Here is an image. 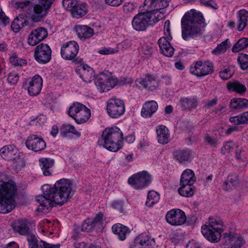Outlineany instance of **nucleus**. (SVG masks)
I'll return each instance as SVG.
<instances>
[{
	"mask_svg": "<svg viewBox=\"0 0 248 248\" xmlns=\"http://www.w3.org/2000/svg\"><path fill=\"white\" fill-rule=\"evenodd\" d=\"M73 188L72 182L69 179H62L57 181L54 187L45 185L42 189L43 195L36 197L37 202L40 204L38 211L44 212L45 208L48 209L56 205H62L71 198Z\"/></svg>",
	"mask_w": 248,
	"mask_h": 248,
	"instance_id": "obj_1",
	"label": "nucleus"
},
{
	"mask_svg": "<svg viewBox=\"0 0 248 248\" xmlns=\"http://www.w3.org/2000/svg\"><path fill=\"white\" fill-rule=\"evenodd\" d=\"M204 18L201 13L195 9L186 12L181 19L182 37L187 41L190 38L201 37L202 33L201 25Z\"/></svg>",
	"mask_w": 248,
	"mask_h": 248,
	"instance_id": "obj_2",
	"label": "nucleus"
},
{
	"mask_svg": "<svg viewBox=\"0 0 248 248\" xmlns=\"http://www.w3.org/2000/svg\"><path fill=\"white\" fill-rule=\"evenodd\" d=\"M123 140L122 131L118 127L114 126L105 129L99 141L107 150L116 152L123 147Z\"/></svg>",
	"mask_w": 248,
	"mask_h": 248,
	"instance_id": "obj_3",
	"label": "nucleus"
},
{
	"mask_svg": "<svg viewBox=\"0 0 248 248\" xmlns=\"http://www.w3.org/2000/svg\"><path fill=\"white\" fill-rule=\"evenodd\" d=\"M16 191V185L12 182L0 185V213H9L15 207L14 196Z\"/></svg>",
	"mask_w": 248,
	"mask_h": 248,
	"instance_id": "obj_4",
	"label": "nucleus"
},
{
	"mask_svg": "<svg viewBox=\"0 0 248 248\" xmlns=\"http://www.w3.org/2000/svg\"><path fill=\"white\" fill-rule=\"evenodd\" d=\"M223 222L219 218L210 217L209 224L202 227V233L209 241L217 242L221 237V233L223 231Z\"/></svg>",
	"mask_w": 248,
	"mask_h": 248,
	"instance_id": "obj_5",
	"label": "nucleus"
},
{
	"mask_svg": "<svg viewBox=\"0 0 248 248\" xmlns=\"http://www.w3.org/2000/svg\"><path fill=\"white\" fill-rule=\"evenodd\" d=\"M69 116L74 119L78 124L86 122L90 118L91 111L86 106L81 103H73L68 110Z\"/></svg>",
	"mask_w": 248,
	"mask_h": 248,
	"instance_id": "obj_6",
	"label": "nucleus"
},
{
	"mask_svg": "<svg viewBox=\"0 0 248 248\" xmlns=\"http://www.w3.org/2000/svg\"><path fill=\"white\" fill-rule=\"evenodd\" d=\"M159 20L158 17L146 11L145 12L139 13L134 16L132 26L135 30L143 31L146 30L149 25H153Z\"/></svg>",
	"mask_w": 248,
	"mask_h": 248,
	"instance_id": "obj_7",
	"label": "nucleus"
},
{
	"mask_svg": "<svg viewBox=\"0 0 248 248\" xmlns=\"http://www.w3.org/2000/svg\"><path fill=\"white\" fill-rule=\"evenodd\" d=\"M152 175L146 170L139 172L130 176L128 183L135 189H141L148 186L152 183Z\"/></svg>",
	"mask_w": 248,
	"mask_h": 248,
	"instance_id": "obj_8",
	"label": "nucleus"
},
{
	"mask_svg": "<svg viewBox=\"0 0 248 248\" xmlns=\"http://www.w3.org/2000/svg\"><path fill=\"white\" fill-rule=\"evenodd\" d=\"M23 88L28 90L30 95L34 96L39 94L43 86V79L39 75L32 78H26L22 85Z\"/></svg>",
	"mask_w": 248,
	"mask_h": 248,
	"instance_id": "obj_9",
	"label": "nucleus"
},
{
	"mask_svg": "<svg viewBox=\"0 0 248 248\" xmlns=\"http://www.w3.org/2000/svg\"><path fill=\"white\" fill-rule=\"evenodd\" d=\"M107 111L112 118H117L123 115L125 112V105L124 101L120 99L112 98L107 102Z\"/></svg>",
	"mask_w": 248,
	"mask_h": 248,
	"instance_id": "obj_10",
	"label": "nucleus"
},
{
	"mask_svg": "<svg viewBox=\"0 0 248 248\" xmlns=\"http://www.w3.org/2000/svg\"><path fill=\"white\" fill-rule=\"evenodd\" d=\"M50 8L46 7L45 4H42L40 3L31 5L26 10V13L31 21L38 22L46 16Z\"/></svg>",
	"mask_w": 248,
	"mask_h": 248,
	"instance_id": "obj_11",
	"label": "nucleus"
},
{
	"mask_svg": "<svg viewBox=\"0 0 248 248\" xmlns=\"http://www.w3.org/2000/svg\"><path fill=\"white\" fill-rule=\"evenodd\" d=\"M213 71V65L209 62H196L190 68V73L199 77L211 74Z\"/></svg>",
	"mask_w": 248,
	"mask_h": 248,
	"instance_id": "obj_12",
	"label": "nucleus"
},
{
	"mask_svg": "<svg viewBox=\"0 0 248 248\" xmlns=\"http://www.w3.org/2000/svg\"><path fill=\"white\" fill-rule=\"evenodd\" d=\"M51 49L47 44L42 43L35 47L34 56L39 63H47L51 59Z\"/></svg>",
	"mask_w": 248,
	"mask_h": 248,
	"instance_id": "obj_13",
	"label": "nucleus"
},
{
	"mask_svg": "<svg viewBox=\"0 0 248 248\" xmlns=\"http://www.w3.org/2000/svg\"><path fill=\"white\" fill-rule=\"evenodd\" d=\"M222 240L224 245L228 248H241L245 243L241 234L234 232L224 233Z\"/></svg>",
	"mask_w": 248,
	"mask_h": 248,
	"instance_id": "obj_14",
	"label": "nucleus"
},
{
	"mask_svg": "<svg viewBox=\"0 0 248 248\" xmlns=\"http://www.w3.org/2000/svg\"><path fill=\"white\" fill-rule=\"evenodd\" d=\"M78 50L79 46L76 42L71 41L66 42L61 47V57L65 60H72L77 56Z\"/></svg>",
	"mask_w": 248,
	"mask_h": 248,
	"instance_id": "obj_15",
	"label": "nucleus"
},
{
	"mask_svg": "<svg viewBox=\"0 0 248 248\" xmlns=\"http://www.w3.org/2000/svg\"><path fill=\"white\" fill-rule=\"evenodd\" d=\"M186 217L185 212L179 209H173L168 211L166 215V220L169 224L174 226L183 224Z\"/></svg>",
	"mask_w": 248,
	"mask_h": 248,
	"instance_id": "obj_16",
	"label": "nucleus"
},
{
	"mask_svg": "<svg viewBox=\"0 0 248 248\" xmlns=\"http://www.w3.org/2000/svg\"><path fill=\"white\" fill-rule=\"evenodd\" d=\"M170 0H145L144 8L145 11L155 16L159 10L164 9L169 6Z\"/></svg>",
	"mask_w": 248,
	"mask_h": 248,
	"instance_id": "obj_17",
	"label": "nucleus"
},
{
	"mask_svg": "<svg viewBox=\"0 0 248 248\" xmlns=\"http://www.w3.org/2000/svg\"><path fill=\"white\" fill-rule=\"evenodd\" d=\"M26 145L28 149L34 152L43 150L46 147V142L44 140L36 135H31L28 138Z\"/></svg>",
	"mask_w": 248,
	"mask_h": 248,
	"instance_id": "obj_18",
	"label": "nucleus"
},
{
	"mask_svg": "<svg viewBox=\"0 0 248 248\" xmlns=\"http://www.w3.org/2000/svg\"><path fill=\"white\" fill-rule=\"evenodd\" d=\"M47 30L43 27L34 30L30 34L28 38L29 45L34 46L45 39L47 36Z\"/></svg>",
	"mask_w": 248,
	"mask_h": 248,
	"instance_id": "obj_19",
	"label": "nucleus"
},
{
	"mask_svg": "<svg viewBox=\"0 0 248 248\" xmlns=\"http://www.w3.org/2000/svg\"><path fill=\"white\" fill-rule=\"evenodd\" d=\"M137 82L143 88H148L150 90L156 89L158 84L156 76L151 74H146L144 78H138Z\"/></svg>",
	"mask_w": 248,
	"mask_h": 248,
	"instance_id": "obj_20",
	"label": "nucleus"
},
{
	"mask_svg": "<svg viewBox=\"0 0 248 248\" xmlns=\"http://www.w3.org/2000/svg\"><path fill=\"white\" fill-rule=\"evenodd\" d=\"M76 72L85 82H91L94 77L93 69L87 64L79 65L76 69Z\"/></svg>",
	"mask_w": 248,
	"mask_h": 248,
	"instance_id": "obj_21",
	"label": "nucleus"
},
{
	"mask_svg": "<svg viewBox=\"0 0 248 248\" xmlns=\"http://www.w3.org/2000/svg\"><path fill=\"white\" fill-rule=\"evenodd\" d=\"M152 240L146 234L137 236L130 246V248H151Z\"/></svg>",
	"mask_w": 248,
	"mask_h": 248,
	"instance_id": "obj_22",
	"label": "nucleus"
},
{
	"mask_svg": "<svg viewBox=\"0 0 248 248\" xmlns=\"http://www.w3.org/2000/svg\"><path fill=\"white\" fill-rule=\"evenodd\" d=\"M240 184V179L236 173H231L227 177L221 185L222 188L225 191H231L238 186Z\"/></svg>",
	"mask_w": 248,
	"mask_h": 248,
	"instance_id": "obj_23",
	"label": "nucleus"
},
{
	"mask_svg": "<svg viewBox=\"0 0 248 248\" xmlns=\"http://www.w3.org/2000/svg\"><path fill=\"white\" fill-rule=\"evenodd\" d=\"M75 29L78 37L83 41L91 38L94 34L93 30L88 26L77 25L75 26Z\"/></svg>",
	"mask_w": 248,
	"mask_h": 248,
	"instance_id": "obj_24",
	"label": "nucleus"
},
{
	"mask_svg": "<svg viewBox=\"0 0 248 248\" xmlns=\"http://www.w3.org/2000/svg\"><path fill=\"white\" fill-rule=\"evenodd\" d=\"M161 53L168 57L172 56L174 48L171 45L168 40L165 37H161L157 42Z\"/></svg>",
	"mask_w": 248,
	"mask_h": 248,
	"instance_id": "obj_25",
	"label": "nucleus"
},
{
	"mask_svg": "<svg viewBox=\"0 0 248 248\" xmlns=\"http://www.w3.org/2000/svg\"><path fill=\"white\" fill-rule=\"evenodd\" d=\"M158 108L157 102L154 100L145 102L141 110V115L144 118L151 117Z\"/></svg>",
	"mask_w": 248,
	"mask_h": 248,
	"instance_id": "obj_26",
	"label": "nucleus"
},
{
	"mask_svg": "<svg viewBox=\"0 0 248 248\" xmlns=\"http://www.w3.org/2000/svg\"><path fill=\"white\" fill-rule=\"evenodd\" d=\"M157 141L159 143L165 144L168 143L170 139L169 129L163 125H159L156 127Z\"/></svg>",
	"mask_w": 248,
	"mask_h": 248,
	"instance_id": "obj_27",
	"label": "nucleus"
},
{
	"mask_svg": "<svg viewBox=\"0 0 248 248\" xmlns=\"http://www.w3.org/2000/svg\"><path fill=\"white\" fill-rule=\"evenodd\" d=\"M13 229L16 232L23 235L26 236L31 233L28 226V222L25 219L19 220L15 223L13 226Z\"/></svg>",
	"mask_w": 248,
	"mask_h": 248,
	"instance_id": "obj_28",
	"label": "nucleus"
},
{
	"mask_svg": "<svg viewBox=\"0 0 248 248\" xmlns=\"http://www.w3.org/2000/svg\"><path fill=\"white\" fill-rule=\"evenodd\" d=\"M112 231L121 240H124L126 238V234L130 232L127 226L120 223L113 225L112 227Z\"/></svg>",
	"mask_w": 248,
	"mask_h": 248,
	"instance_id": "obj_29",
	"label": "nucleus"
},
{
	"mask_svg": "<svg viewBox=\"0 0 248 248\" xmlns=\"http://www.w3.org/2000/svg\"><path fill=\"white\" fill-rule=\"evenodd\" d=\"M88 12L87 4L86 3H76L71 13L73 17L79 18L85 16Z\"/></svg>",
	"mask_w": 248,
	"mask_h": 248,
	"instance_id": "obj_30",
	"label": "nucleus"
},
{
	"mask_svg": "<svg viewBox=\"0 0 248 248\" xmlns=\"http://www.w3.org/2000/svg\"><path fill=\"white\" fill-rule=\"evenodd\" d=\"M17 149L12 145H6L0 150V154L1 157L5 160L10 161L17 153Z\"/></svg>",
	"mask_w": 248,
	"mask_h": 248,
	"instance_id": "obj_31",
	"label": "nucleus"
},
{
	"mask_svg": "<svg viewBox=\"0 0 248 248\" xmlns=\"http://www.w3.org/2000/svg\"><path fill=\"white\" fill-rule=\"evenodd\" d=\"M196 178L194 172L189 169H186L182 174L180 185L194 184Z\"/></svg>",
	"mask_w": 248,
	"mask_h": 248,
	"instance_id": "obj_32",
	"label": "nucleus"
},
{
	"mask_svg": "<svg viewBox=\"0 0 248 248\" xmlns=\"http://www.w3.org/2000/svg\"><path fill=\"white\" fill-rule=\"evenodd\" d=\"M39 162L43 174L45 176L50 175L51 174L50 169L54 164V160L50 158H42L39 159Z\"/></svg>",
	"mask_w": 248,
	"mask_h": 248,
	"instance_id": "obj_33",
	"label": "nucleus"
},
{
	"mask_svg": "<svg viewBox=\"0 0 248 248\" xmlns=\"http://www.w3.org/2000/svg\"><path fill=\"white\" fill-rule=\"evenodd\" d=\"M248 21V12L245 10H241L238 12L237 30L242 31L247 26Z\"/></svg>",
	"mask_w": 248,
	"mask_h": 248,
	"instance_id": "obj_34",
	"label": "nucleus"
},
{
	"mask_svg": "<svg viewBox=\"0 0 248 248\" xmlns=\"http://www.w3.org/2000/svg\"><path fill=\"white\" fill-rule=\"evenodd\" d=\"M174 157L180 163L188 161L190 157V152L187 149H177L173 153Z\"/></svg>",
	"mask_w": 248,
	"mask_h": 248,
	"instance_id": "obj_35",
	"label": "nucleus"
},
{
	"mask_svg": "<svg viewBox=\"0 0 248 248\" xmlns=\"http://www.w3.org/2000/svg\"><path fill=\"white\" fill-rule=\"evenodd\" d=\"M180 104L183 109L195 108L198 105L196 97L185 98L180 100Z\"/></svg>",
	"mask_w": 248,
	"mask_h": 248,
	"instance_id": "obj_36",
	"label": "nucleus"
},
{
	"mask_svg": "<svg viewBox=\"0 0 248 248\" xmlns=\"http://www.w3.org/2000/svg\"><path fill=\"white\" fill-rule=\"evenodd\" d=\"M227 87L230 91L236 92L240 94L244 93L247 91V88L245 85L236 80L227 83Z\"/></svg>",
	"mask_w": 248,
	"mask_h": 248,
	"instance_id": "obj_37",
	"label": "nucleus"
},
{
	"mask_svg": "<svg viewBox=\"0 0 248 248\" xmlns=\"http://www.w3.org/2000/svg\"><path fill=\"white\" fill-rule=\"evenodd\" d=\"M229 121L235 125H240L248 123V111L243 112L237 116L231 117Z\"/></svg>",
	"mask_w": 248,
	"mask_h": 248,
	"instance_id": "obj_38",
	"label": "nucleus"
},
{
	"mask_svg": "<svg viewBox=\"0 0 248 248\" xmlns=\"http://www.w3.org/2000/svg\"><path fill=\"white\" fill-rule=\"evenodd\" d=\"M178 189L179 193L183 196L189 197L193 195L195 192V187L193 184L180 185Z\"/></svg>",
	"mask_w": 248,
	"mask_h": 248,
	"instance_id": "obj_39",
	"label": "nucleus"
},
{
	"mask_svg": "<svg viewBox=\"0 0 248 248\" xmlns=\"http://www.w3.org/2000/svg\"><path fill=\"white\" fill-rule=\"evenodd\" d=\"M159 199L160 195L158 193L154 190H150L148 192L145 205L147 207H151L157 203Z\"/></svg>",
	"mask_w": 248,
	"mask_h": 248,
	"instance_id": "obj_40",
	"label": "nucleus"
},
{
	"mask_svg": "<svg viewBox=\"0 0 248 248\" xmlns=\"http://www.w3.org/2000/svg\"><path fill=\"white\" fill-rule=\"evenodd\" d=\"M61 133L64 137H66L68 133H72L78 137L80 136V133L76 129L75 126L68 124H63L62 125Z\"/></svg>",
	"mask_w": 248,
	"mask_h": 248,
	"instance_id": "obj_41",
	"label": "nucleus"
},
{
	"mask_svg": "<svg viewBox=\"0 0 248 248\" xmlns=\"http://www.w3.org/2000/svg\"><path fill=\"white\" fill-rule=\"evenodd\" d=\"M248 47V38L242 37L233 46L232 49L233 52L237 53Z\"/></svg>",
	"mask_w": 248,
	"mask_h": 248,
	"instance_id": "obj_42",
	"label": "nucleus"
},
{
	"mask_svg": "<svg viewBox=\"0 0 248 248\" xmlns=\"http://www.w3.org/2000/svg\"><path fill=\"white\" fill-rule=\"evenodd\" d=\"M105 81L106 75L104 74H101L98 76L95 79L94 84L100 93L108 92L107 90L104 89V88H106Z\"/></svg>",
	"mask_w": 248,
	"mask_h": 248,
	"instance_id": "obj_43",
	"label": "nucleus"
},
{
	"mask_svg": "<svg viewBox=\"0 0 248 248\" xmlns=\"http://www.w3.org/2000/svg\"><path fill=\"white\" fill-rule=\"evenodd\" d=\"M235 72L234 67L230 65L225 67L223 70L219 72L220 77L224 80H226L231 78Z\"/></svg>",
	"mask_w": 248,
	"mask_h": 248,
	"instance_id": "obj_44",
	"label": "nucleus"
},
{
	"mask_svg": "<svg viewBox=\"0 0 248 248\" xmlns=\"http://www.w3.org/2000/svg\"><path fill=\"white\" fill-rule=\"evenodd\" d=\"M231 44L228 42V39H226L224 42L218 45L212 51V53L214 55H219L224 53L227 49L230 47Z\"/></svg>",
	"mask_w": 248,
	"mask_h": 248,
	"instance_id": "obj_45",
	"label": "nucleus"
},
{
	"mask_svg": "<svg viewBox=\"0 0 248 248\" xmlns=\"http://www.w3.org/2000/svg\"><path fill=\"white\" fill-rule=\"evenodd\" d=\"M22 156L23 155L17 150V153L15 154L10 161L16 165L17 167H24L25 166V161Z\"/></svg>",
	"mask_w": 248,
	"mask_h": 248,
	"instance_id": "obj_46",
	"label": "nucleus"
},
{
	"mask_svg": "<svg viewBox=\"0 0 248 248\" xmlns=\"http://www.w3.org/2000/svg\"><path fill=\"white\" fill-rule=\"evenodd\" d=\"M10 62L12 65L16 66H23L27 64L26 60L18 58L16 54L10 57Z\"/></svg>",
	"mask_w": 248,
	"mask_h": 248,
	"instance_id": "obj_47",
	"label": "nucleus"
},
{
	"mask_svg": "<svg viewBox=\"0 0 248 248\" xmlns=\"http://www.w3.org/2000/svg\"><path fill=\"white\" fill-rule=\"evenodd\" d=\"M104 215L101 213H98L93 219H91L93 226L96 230L100 229L102 227L103 223Z\"/></svg>",
	"mask_w": 248,
	"mask_h": 248,
	"instance_id": "obj_48",
	"label": "nucleus"
},
{
	"mask_svg": "<svg viewBox=\"0 0 248 248\" xmlns=\"http://www.w3.org/2000/svg\"><path fill=\"white\" fill-rule=\"evenodd\" d=\"M235 154L236 158L239 161L246 162L247 161L248 155L247 152L243 148H238L235 151Z\"/></svg>",
	"mask_w": 248,
	"mask_h": 248,
	"instance_id": "obj_49",
	"label": "nucleus"
},
{
	"mask_svg": "<svg viewBox=\"0 0 248 248\" xmlns=\"http://www.w3.org/2000/svg\"><path fill=\"white\" fill-rule=\"evenodd\" d=\"M26 236L30 248H40L37 238L34 234L31 232Z\"/></svg>",
	"mask_w": 248,
	"mask_h": 248,
	"instance_id": "obj_50",
	"label": "nucleus"
},
{
	"mask_svg": "<svg viewBox=\"0 0 248 248\" xmlns=\"http://www.w3.org/2000/svg\"><path fill=\"white\" fill-rule=\"evenodd\" d=\"M237 61L242 70L248 69V55L245 54H241L237 58Z\"/></svg>",
	"mask_w": 248,
	"mask_h": 248,
	"instance_id": "obj_51",
	"label": "nucleus"
},
{
	"mask_svg": "<svg viewBox=\"0 0 248 248\" xmlns=\"http://www.w3.org/2000/svg\"><path fill=\"white\" fill-rule=\"evenodd\" d=\"M31 3L30 0L20 1L18 0L13 3L14 7L16 10H24L27 8H29Z\"/></svg>",
	"mask_w": 248,
	"mask_h": 248,
	"instance_id": "obj_52",
	"label": "nucleus"
},
{
	"mask_svg": "<svg viewBox=\"0 0 248 248\" xmlns=\"http://www.w3.org/2000/svg\"><path fill=\"white\" fill-rule=\"evenodd\" d=\"M95 229H96V228L94 226H93L91 219H87L85 220L81 226V231L83 232H90Z\"/></svg>",
	"mask_w": 248,
	"mask_h": 248,
	"instance_id": "obj_53",
	"label": "nucleus"
},
{
	"mask_svg": "<svg viewBox=\"0 0 248 248\" xmlns=\"http://www.w3.org/2000/svg\"><path fill=\"white\" fill-rule=\"evenodd\" d=\"M203 139L208 144L213 147H216L220 144V142L217 139L213 138L208 134L204 136Z\"/></svg>",
	"mask_w": 248,
	"mask_h": 248,
	"instance_id": "obj_54",
	"label": "nucleus"
},
{
	"mask_svg": "<svg viewBox=\"0 0 248 248\" xmlns=\"http://www.w3.org/2000/svg\"><path fill=\"white\" fill-rule=\"evenodd\" d=\"M117 83V79L115 78L111 77L108 78L106 76V88H104L105 90H107V91H109L110 89L113 88Z\"/></svg>",
	"mask_w": 248,
	"mask_h": 248,
	"instance_id": "obj_55",
	"label": "nucleus"
},
{
	"mask_svg": "<svg viewBox=\"0 0 248 248\" xmlns=\"http://www.w3.org/2000/svg\"><path fill=\"white\" fill-rule=\"evenodd\" d=\"M23 22L22 20H19V18L18 17H16L14 20L13 21L11 24V28L12 30L15 32H18L21 29V25H22Z\"/></svg>",
	"mask_w": 248,
	"mask_h": 248,
	"instance_id": "obj_56",
	"label": "nucleus"
},
{
	"mask_svg": "<svg viewBox=\"0 0 248 248\" xmlns=\"http://www.w3.org/2000/svg\"><path fill=\"white\" fill-rule=\"evenodd\" d=\"M142 51L143 53L148 58L151 56L152 53L155 51V49L151 44H144L142 46Z\"/></svg>",
	"mask_w": 248,
	"mask_h": 248,
	"instance_id": "obj_57",
	"label": "nucleus"
},
{
	"mask_svg": "<svg viewBox=\"0 0 248 248\" xmlns=\"http://www.w3.org/2000/svg\"><path fill=\"white\" fill-rule=\"evenodd\" d=\"M113 208L118 210L121 214H125V210L124 208V203L122 201H114L112 203Z\"/></svg>",
	"mask_w": 248,
	"mask_h": 248,
	"instance_id": "obj_58",
	"label": "nucleus"
},
{
	"mask_svg": "<svg viewBox=\"0 0 248 248\" xmlns=\"http://www.w3.org/2000/svg\"><path fill=\"white\" fill-rule=\"evenodd\" d=\"M76 3L74 0H63L62 5L65 9L71 12Z\"/></svg>",
	"mask_w": 248,
	"mask_h": 248,
	"instance_id": "obj_59",
	"label": "nucleus"
},
{
	"mask_svg": "<svg viewBox=\"0 0 248 248\" xmlns=\"http://www.w3.org/2000/svg\"><path fill=\"white\" fill-rule=\"evenodd\" d=\"M19 80L18 75L16 73H10L8 75L7 81L11 84L15 85L17 83Z\"/></svg>",
	"mask_w": 248,
	"mask_h": 248,
	"instance_id": "obj_60",
	"label": "nucleus"
},
{
	"mask_svg": "<svg viewBox=\"0 0 248 248\" xmlns=\"http://www.w3.org/2000/svg\"><path fill=\"white\" fill-rule=\"evenodd\" d=\"M135 8L134 3L131 2H125L123 5V11L127 14L132 12Z\"/></svg>",
	"mask_w": 248,
	"mask_h": 248,
	"instance_id": "obj_61",
	"label": "nucleus"
},
{
	"mask_svg": "<svg viewBox=\"0 0 248 248\" xmlns=\"http://www.w3.org/2000/svg\"><path fill=\"white\" fill-rule=\"evenodd\" d=\"M234 144L232 141L226 142L223 144V147L221 149V152L223 154L228 153L233 148Z\"/></svg>",
	"mask_w": 248,
	"mask_h": 248,
	"instance_id": "obj_62",
	"label": "nucleus"
},
{
	"mask_svg": "<svg viewBox=\"0 0 248 248\" xmlns=\"http://www.w3.org/2000/svg\"><path fill=\"white\" fill-rule=\"evenodd\" d=\"M164 34L167 37L168 40H171L172 38L170 35V21L169 20H167L165 22L164 26Z\"/></svg>",
	"mask_w": 248,
	"mask_h": 248,
	"instance_id": "obj_63",
	"label": "nucleus"
},
{
	"mask_svg": "<svg viewBox=\"0 0 248 248\" xmlns=\"http://www.w3.org/2000/svg\"><path fill=\"white\" fill-rule=\"evenodd\" d=\"M40 248H60V244L53 245L41 240L39 243Z\"/></svg>",
	"mask_w": 248,
	"mask_h": 248,
	"instance_id": "obj_64",
	"label": "nucleus"
}]
</instances>
